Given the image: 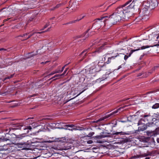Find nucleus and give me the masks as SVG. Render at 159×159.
I'll return each instance as SVG.
<instances>
[{"label": "nucleus", "instance_id": "1", "mask_svg": "<svg viewBox=\"0 0 159 159\" xmlns=\"http://www.w3.org/2000/svg\"><path fill=\"white\" fill-rule=\"evenodd\" d=\"M123 10L121 8H117L115 11V12L112 14L108 16H104L101 18H98L95 20V22L97 20L100 21L102 23L103 22L106 24L107 21L108 20L112 24L114 25L122 19H123V13L122 12Z\"/></svg>", "mask_w": 159, "mask_h": 159}, {"label": "nucleus", "instance_id": "2", "mask_svg": "<svg viewBox=\"0 0 159 159\" xmlns=\"http://www.w3.org/2000/svg\"><path fill=\"white\" fill-rule=\"evenodd\" d=\"M138 0H129L125 3L122 5L121 8L123 12V19L127 20L129 17L132 16L134 13V11L136 8V10H139L137 7Z\"/></svg>", "mask_w": 159, "mask_h": 159}, {"label": "nucleus", "instance_id": "3", "mask_svg": "<svg viewBox=\"0 0 159 159\" xmlns=\"http://www.w3.org/2000/svg\"><path fill=\"white\" fill-rule=\"evenodd\" d=\"M94 64L95 65L91 67L89 70V73L93 76H95L96 73L101 70V68L104 66L105 63H103V61H98V62H94Z\"/></svg>", "mask_w": 159, "mask_h": 159}, {"label": "nucleus", "instance_id": "4", "mask_svg": "<svg viewBox=\"0 0 159 159\" xmlns=\"http://www.w3.org/2000/svg\"><path fill=\"white\" fill-rule=\"evenodd\" d=\"M114 51L112 50L109 51H108L107 52L106 54L105 55H113L111 56L110 57H109L108 58L107 60L106 61V62L103 63H105V65L106 63L107 64H109L111 63V62L112 60H114L116 59V58H118V59H120L121 58H123L124 54L120 53H116V54H114Z\"/></svg>", "mask_w": 159, "mask_h": 159}, {"label": "nucleus", "instance_id": "5", "mask_svg": "<svg viewBox=\"0 0 159 159\" xmlns=\"http://www.w3.org/2000/svg\"><path fill=\"white\" fill-rule=\"evenodd\" d=\"M143 119L145 122H147L146 124L148 127L153 126L155 125L153 122L156 120L155 118H153L150 115H144L143 116Z\"/></svg>", "mask_w": 159, "mask_h": 159}, {"label": "nucleus", "instance_id": "6", "mask_svg": "<svg viewBox=\"0 0 159 159\" xmlns=\"http://www.w3.org/2000/svg\"><path fill=\"white\" fill-rule=\"evenodd\" d=\"M24 124L23 123L18 124H12V126L9 129H3L4 132H7L9 131L8 133L11 130H14L16 129H21L22 127L23 126Z\"/></svg>", "mask_w": 159, "mask_h": 159}, {"label": "nucleus", "instance_id": "7", "mask_svg": "<svg viewBox=\"0 0 159 159\" xmlns=\"http://www.w3.org/2000/svg\"><path fill=\"white\" fill-rule=\"evenodd\" d=\"M144 6L149 9H153L155 8L158 5V2L156 0H152L150 2H148L147 3L145 2L144 3Z\"/></svg>", "mask_w": 159, "mask_h": 159}, {"label": "nucleus", "instance_id": "8", "mask_svg": "<svg viewBox=\"0 0 159 159\" xmlns=\"http://www.w3.org/2000/svg\"><path fill=\"white\" fill-rule=\"evenodd\" d=\"M120 110V109L119 108L116 111L112 112L110 114L106 115L100 118L98 120H97L96 121H94V122L98 123L99 122L104 120H105L106 119H107L110 118H111L112 117L115 116V114L117 113L118 111Z\"/></svg>", "mask_w": 159, "mask_h": 159}, {"label": "nucleus", "instance_id": "9", "mask_svg": "<svg viewBox=\"0 0 159 159\" xmlns=\"http://www.w3.org/2000/svg\"><path fill=\"white\" fill-rule=\"evenodd\" d=\"M0 134L1 137L0 140H1L3 141H6L7 140L11 141L12 140V137L9 133L2 132V133H0Z\"/></svg>", "mask_w": 159, "mask_h": 159}, {"label": "nucleus", "instance_id": "10", "mask_svg": "<svg viewBox=\"0 0 159 159\" xmlns=\"http://www.w3.org/2000/svg\"><path fill=\"white\" fill-rule=\"evenodd\" d=\"M138 125L139 126L138 127V130L142 131L146 129L148 126L147 124L145 125V122L143 118L139 120Z\"/></svg>", "mask_w": 159, "mask_h": 159}, {"label": "nucleus", "instance_id": "11", "mask_svg": "<svg viewBox=\"0 0 159 159\" xmlns=\"http://www.w3.org/2000/svg\"><path fill=\"white\" fill-rule=\"evenodd\" d=\"M148 9H149V8L145 7L140 10L139 14L142 16L143 19L146 16H148Z\"/></svg>", "mask_w": 159, "mask_h": 159}, {"label": "nucleus", "instance_id": "12", "mask_svg": "<svg viewBox=\"0 0 159 159\" xmlns=\"http://www.w3.org/2000/svg\"><path fill=\"white\" fill-rule=\"evenodd\" d=\"M17 145L19 148H21V150H27L29 149L30 145L29 143H17Z\"/></svg>", "mask_w": 159, "mask_h": 159}, {"label": "nucleus", "instance_id": "13", "mask_svg": "<svg viewBox=\"0 0 159 159\" xmlns=\"http://www.w3.org/2000/svg\"><path fill=\"white\" fill-rule=\"evenodd\" d=\"M107 44V43H104V44L102 45L99 47L97 48L95 51L93 52V53H99L102 51L103 50L106 49L107 47L105 45Z\"/></svg>", "mask_w": 159, "mask_h": 159}, {"label": "nucleus", "instance_id": "14", "mask_svg": "<svg viewBox=\"0 0 159 159\" xmlns=\"http://www.w3.org/2000/svg\"><path fill=\"white\" fill-rule=\"evenodd\" d=\"M140 50V48L137 49H134V50H132L130 51V52L128 54V55H125L124 57V60L126 61V60L128 57H130L131 54L133 53V52L137 51L138 50Z\"/></svg>", "mask_w": 159, "mask_h": 159}, {"label": "nucleus", "instance_id": "15", "mask_svg": "<svg viewBox=\"0 0 159 159\" xmlns=\"http://www.w3.org/2000/svg\"><path fill=\"white\" fill-rule=\"evenodd\" d=\"M51 28V27H50V28H48V29L47 30L45 31L39 32H34L32 34H31L28 35V36L27 37L26 39H25V40H26V39H27L30 38V37L31 36H32L33 35H34V34L35 33L41 34L45 32H47V31H48L50 30V29Z\"/></svg>", "mask_w": 159, "mask_h": 159}, {"label": "nucleus", "instance_id": "16", "mask_svg": "<svg viewBox=\"0 0 159 159\" xmlns=\"http://www.w3.org/2000/svg\"><path fill=\"white\" fill-rule=\"evenodd\" d=\"M103 134H101L99 135L96 136L95 137V138L97 139H101L102 138L107 137L108 136V135L106 134V133H104L102 132Z\"/></svg>", "mask_w": 159, "mask_h": 159}, {"label": "nucleus", "instance_id": "17", "mask_svg": "<svg viewBox=\"0 0 159 159\" xmlns=\"http://www.w3.org/2000/svg\"><path fill=\"white\" fill-rule=\"evenodd\" d=\"M52 139H53L55 140L56 139H57V141L62 143H64L66 142V139L65 138H59L58 139H56L54 137H52Z\"/></svg>", "mask_w": 159, "mask_h": 159}, {"label": "nucleus", "instance_id": "18", "mask_svg": "<svg viewBox=\"0 0 159 159\" xmlns=\"http://www.w3.org/2000/svg\"><path fill=\"white\" fill-rule=\"evenodd\" d=\"M84 16H83L81 17V18H80V19H77L76 20L70 21L69 22L67 23H66L65 24L66 25H67V24H72L73 23H74L76 22L77 21H79L80 20H81V19H82V18H84Z\"/></svg>", "mask_w": 159, "mask_h": 159}, {"label": "nucleus", "instance_id": "19", "mask_svg": "<svg viewBox=\"0 0 159 159\" xmlns=\"http://www.w3.org/2000/svg\"><path fill=\"white\" fill-rule=\"evenodd\" d=\"M152 152L147 151L146 153L142 154L141 156L143 157H146L148 156H151Z\"/></svg>", "mask_w": 159, "mask_h": 159}, {"label": "nucleus", "instance_id": "20", "mask_svg": "<svg viewBox=\"0 0 159 159\" xmlns=\"http://www.w3.org/2000/svg\"><path fill=\"white\" fill-rule=\"evenodd\" d=\"M16 138L17 139H18V140H20V139H22L23 138L25 137V134H23L20 135H15Z\"/></svg>", "mask_w": 159, "mask_h": 159}, {"label": "nucleus", "instance_id": "21", "mask_svg": "<svg viewBox=\"0 0 159 159\" xmlns=\"http://www.w3.org/2000/svg\"><path fill=\"white\" fill-rule=\"evenodd\" d=\"M110 6H109L107 7L106 8L105 6L102 5L101 6L100 9L101 10L100 11L103 12L107 10Z\"/></svg>", "mask_w": 159, "mask_h": 159}, {"label": "nucleus", "instance_id": "22", "mask_svg": "<svg viewBox=\"0 0 159 159\" xmlns=\"http://www.w3.org/2000/svg\"><path fill=\"white\" fill-rule=\"evenodd\" d=\"M78 87V89H83V90L81 92H80L78 94V95L81 94L85 90L87 89V88H86V87H84V88H83V86L82 85H79Z\"/></svg>", "mask_w": 159, "mask_h": 159}, {"label": "nucleus", "instance_id": "23", "mask_svg": "<svg viewBox=\"0 0 159 159\" xmlns=\"http://www.w3.org/2000/svg\"><path fill=\"white\" fill-rule=\"evenodd\" d=\"M37 54V53H33L32 52L31 53H28V54L27 55V56H26V58H30L33 56H34L35 55H36Z\"/></svg>", "mask_w": 159, "mask_h": 159}, {"label": "nucleus", "instance_id": "24", "mask_svg": "<svg viewBox=\"0 0 159 159\" xmlns=\"http://www.w3.org/2000/svg\"><path fill=\"white\" fill-rule=\"evenodd\" d=\"M127 134V133L122 132H116L115 133H113V134L114 135H118V134H120V135H125V134Z\"/></svg>", "mask_w": 159, "mask_h": 159}, {"label": "nucleus", "instance_id": "25", "mask_svg": "<svg viewBox=\"0 0 159 159\" xmlns=\"http://www.w3.org/2000/svg\"><path fill=\"white\" fill-rule=\"evenodd\" d=\"M91 47V46H90V47L88 48V49H85L83 51L81 52V54H82L83 53H84V52H86L84 55V56H85L86 55V54L87 52L88 51V50H92Z\"/></svg>", "mask_w": 159, "mask_h": 159}, {"label": "nucleus", "instance_id": "26", "mask_svg": "<svg viewBox=\"0 0 159 159\" xmlns=\"http://www.w3.org/2000/svg\"><path fill=\"white\" fill-rule=\"evenodd\" d=\"M159 107V103H156L153 105L152 107V108L153 109H156Z\"/></svg>", "mask_w": 159, "mask_h": 159}, {"label": "nucleus", "instance_id": "27", "mask_svg": "<svg viewBox=\"0 0 159 159\" xmlns=\"http://www.w3.org/2000/svg\"><path fill=\"white\" fill-rule=\"evenodd\" d=\"M14 75V74H13L11 75L10 76H7L4 78L3 80L4 81L7 79H10V78H12L13 77Z\"/></svg>", "mask_w": 159, "mask_h": 159}, {"label": "nucleus", "instance_id": "28", "mask_svg": "<svg viewBox=\"0 0 159 159\" xmlns=\"http://www.w3.org/2000/svg\"><path fill=\"white\" fill-rule=\"evenodd\" d=\"M89 29H88L87 30V31L85 33V34L84 35V38H83V40H84L86 38H88L89 36V34L88 33V32L89 31Z\"/></svg>", "mask_w": 159, "mask_h": 159}, {"label": "nucleus", "instance_id": "29", "mask_svg": "<svg viewBox=\"0 0 159 159\" xmlns=\"http://www.w3.org/2000/svg\"><path fill=\"white\" fill-rule=\"evenodd\" d=\"M120 139V143H123L127 142V139L123 138H121Z\"/></svg>", "mask_w": 159, "mask_h": 159}, {"label": "nucleus", "instance_id": "30", "mask_svg": "<svg viewBox=\"0 0 159 159\" xmlns=\"http://www.w3.org/2000/svg\"><path fill=\"white\" fill-rule=\"evenodd\" d=\"M140 156L136 155L134 156L130 157L129 159H136L140 157Z\"/></svg>", "mask_w": 159, "mask_h": 159}, {"label": "nucleus", "instance_id": "31", "mask_svg": "<svg viewBox=\"0 0 159 159\" xmlns=\"http://www.w3.org/2000/svg\"><path fill=\"white\" fill-rule=\"evenodd\" d=\"M159 91V88H158V89H157L156 90H155L154 91H151L147 93V94H149V93H154V92H157V91Z\"/></svg>", "mask_w": 159, "mask_h": 159}, {"label": "nucleus", "instance_id": "32", "mask_svg": "<svg viewBox=\"0 0 159 159\" xmlns=\"http://www.w3.org/2000/svg\"><path fill=\"white\" fill-rule=\"evenodd\" d=\"M23 129H29V130H30L32 129L31 127L30 126H27L25 127H23Z\"/></svg>", "mask_w": 159, "mask_h": 159}, {"label": "nucleus", "instance_id": "33", "mask_svg": "<svg viewBox=\"0 0 159 159\" xmlns=\"http://www.w3.org/2000/svg\"><path fill=\"white\" fill-rule=\"evenodd\" d=\"M59 73V71H56L55 72H52L50 74H49L48 76H49H49H51V75H52L53 74H54L55 73Z\"/></svg>", "mask_w": 159, "mask_h": 159}, {"label": "nucleus", "instance_id": "34", "mask_svg": "<svg viewBox=\"0 0 159 159\" xmlns=\"http://www.w3.org/2000/svg\"><path fill=\"white\" fill-rule=\"evenodd\" d=\"M69 64V63H68V64L65 65L62 68L61 70L58 71H59V73H61L62 72L63 70H64V68H65V67L66 66L68 65Z\"/></svg>", "mask_w": 159, "mask_h": 159}, {"label": "nucleus", "instance_id": "35", "mask_svg": "<svg viewBox=\"0 0 159 159\" xmlns=\"http://www.w3.org/2000/svg\"><path fill=\"white\" fill-rule=\"evenodd\" d=\"M50 25V23L49 22L47 23L46 25L44 26L43 27V28L41 30H43L44 29L46 28L48 26H49V25Z\"/></svg>", "mask_w": 159, "mask_h": 159}, {"label": "nucleus", "instance_id": "36", "mask_svg": "<svg viewBox=\"0 0 159 159\" xmlns=\"http://www.w3.org/2000/svg\"><path fill=\"white\" fill-rule=\"evenodd\" d=\"M149 47V46H143L141 47V49H143L146 48H148Z\"/></svg>", "mask_w": 159, "mask_h": 159}, {"label": "nucleus", "instance_id": "37", "mask_svg": "<svg viewBox=\"0 0 159 159\" xmlns=\"http://www.w3.org/2000/svg\"><path fill=\"white\" fill-rule=\"evenodd\" d=\"M65 126H66L68 127H70L71 128H72L73 127L75 126L74 125H65Z\"/></svg>", "mask_w": 159, "mask_h": 159}, {"label": "nucleus", "instance_id": "38", "mask_svg": "<svg viewBox=\"0 0 159 159\" xmlns=\"http://www.w3.org/2000/svg\"><path fill=\"white\" fill-rule=\"evenodd\" d=\"M2 50L7 51V52L10 51L9 49H6L3 48H0V51H2Z\"/></svg>", "mask_w": 159, "mask_h": 159}, {"label": "nucleus", "instance_id": "39", "mask_svg": "<svg viewBox=\"0 0 159 159\" xmlns=\"http://www.w3.org/2000/svg\"><path fill=\"white\" fill-rule=\"evenodd\" d=\"M87 142V143L89 144H92L93 143V141L92 140H87L85 142Z\"/></svg>", "mask_w": 159, "mask_h": 159}, {"label": "nucleus", "instance_id": "40", "mask_svg": "<svg viewBox=\"0 0 159 159\" xmlns=\"http://www.w3.org/2000/svg\"><path fill=\"white\" fill-rule=\"evenodd\" d=\"M155 131L156 134H158L159 133V128H156Z\"/></svg>", "mask_w": 159, "mask_h": 159}, {"label": "nucleus", "instance_id": "41", "mask_svg": "<svg viewBox=\"0 0 159 159\" xmlns=\"http://www.w3.org/2000/svg\"><path fill=\"white\" fill-rule=\"evenodd\" d=\"M61 5V4H57V5H56V6H55V7H54V8L53 9H52V10H54V9H55V8H58Z\"/></svg>", "mask_w": 159, "mask_h": 159}, {"label": "nucleus", "instance_id": "42", "mask_svg": "<svg viewBox=\"0 0 159 159\" xmlns=\"http://www.w3.org/2000/svg\"><path fill=\"white\" fill-rule=\"evenodd\" d=\"M154 115L155 117L159 118V113L157 112V113H155Z\"/></svg>", "mask_w": 159, "mask_h": 159}, {"label": "nucleus", "instance_id": "43", "mask_svg": "<svg viewBox=\"0 0 159 159\" xmlns=\"http://www.w3.org/2000/svg\"><path fill=\"white\" fill-rule=\"evenodd\" d=\"M94 134V132H91L88 135V137H91V136H93Z\"/></svg>", "mask_w": 159, "mask_h": 159}, {"label": "nucleus", "instance_id": "44", "mask_svg": "<svg viewBox=\"0 0 159 159\" xmlns=\"http://www.w3.org/2000/svg\"><path fill=\"white\" fill-rule=\"evenodd\" d=\"M159 67V65L155 66L152 69V70H154L156 69Z\"/></svg>", "mask_w": 159, "mask_h": 159}, {"label": "nucleus", "instance_id": "45", "mask_svg": "<svg viewBox=\"0 0 159 159\" xmlns=\"http://www.w3.org/2000/svg\"><path fill=\"white\" fill-rule=\"evenodd\" d=\"M66 129H68L69 130H71V131H73V130H76V129L75 128H71V129H70V128H68V129H67V128H66Z\"/></svg>", "mask_w": 159, "mask_h": 159}, {"label": "nucleus", "instance_id": "46", "mask_svg": "<svg viewBox=\"0 0 159 159\" xmlns=\"http://www.w3.org/2000/svg\"><path fill=\"white\" fill-rule=\"evenodd\" d=\"M37 94H34L32 95H30L29 97V98H30L33 97H34L37 95Z\"/></svg>", "mask_w": 159, "mask_h": 159}, {"label": "nucleus", "instance_id": "47", "mask_svg": "<svg viewBox=\"0 0 159 159\" xmlns=\"http://www.w3.org/2000/svg\"><path fill=\"white\" fill-rule=\"evenodd\" d=\"M55 77H56L55 75L54 76H53V77H52L49 80H50L52 79H53L52 81L54 80H56V79H53L55 78Z\"/></svg>", "mask_w": 159, "mask_h": 159}, {"label": "nucleus", "instance_id": "48", "mask_svg": "<svg viewBox=\"0 0 159 159\" xmlns=\"http://www.w3.org/2000/svg\"><path fill=\"white\" fill-rule=\"evenodd\" d=\"M154 46H156L157 48H159V41H158V43L157 44L154 45Z\"/></svg>", "mask_w": 159, "mask_h": 159}, {"label": "nucleus", "instance_id": "49", "mask_svg": "<svg viewBox=\"0 0 159 159\" xmlns=\"http://www.w3.org/2000/svg\"><path fill=\"white\" fill-rule=\"evenodd\" d=\"M55 141H56L55 140H52V141L48 140V141H47V142L48 143H52V142H55Z\"/></svg>", "mask_w": 159, "mask_h": 159}, {"label": "nucleus", "instance_id": "50", "mask_svg": "<svg viewBox=\"0 0 159 159\" xmlns=\"http://www.w3.org/2000/svg\"><path fill=\"white\" fill-rule=\"evenodd\" d=\"M33 19V18H30V19L28 21V22H27L28 23L30 22V21H32V20Z\"/></svg>", "mask_w": 159, "mask_h": 159}, {"label": "nucleus", "instance_id": "51", "mask_svg": "<svg viewBox=\"0 0 159 159\" xmlns=\"http://www.w3.org/2000/svg\"><path fill=\"white\" fill-rule=\"evenodd\" d=\"M66 70H65L64 71L63 73V74H61V75L63 76L66 73Z\"/></svg>", "mask_w": 159, "mask_h": 159}, {"label": "nucleus", "instance_id": "52", "mask_svg": "<svg viewBox=\"0 0 159 159\" xmlns=\"http://www.w3.org/2000/svg\"><path fill=\"white\" fill-rule=\"evenodd\" d=\"M55 76L56 77H58L60 76H62V75H60L59 74H57L55 75Z\"/></svg>", "mask_w": 159, "mask_h": 159}, {"label": "nucleus", "instance_id": "53", "mask_svg": "<svg viewBox=\"0 0 159 159\" xmlns=\"http://www.w3.org/2000/svg\"><path fill=\"white\" fill-rule=\"evenodd\" d=\"M143 73H140L138 74V76H141L143 74Z\"/></svg>", "mask_w": 159, "mask_h": 159}, {"label": "nucleus", "instance_id": "54", "mask_svg": "<svg viewBox=\"0 0 159 159\" xmlns=\"http://www.w3.org/2000/svg\"><path fill=\"white\" fill-rule=\"evenodd\" d=\"M29 34V33H26L25 34H24L23 35H22V37H23V36H25V35H28V34Z\"/></svg>", "mask_w": 159, "mask_h": 159}, {"label": "nucleus", "instance_id": "55", "mask_svg": "<svg viewBox=\"0 0 159 159\" xmlns=\"http://www.w3.org/2000/svg\"><path fill=\"white\" fill-rule=\"evenodd\" d=\"M123 65V64H122L121 65L119 66L118 67V69H120V68H121L122 67V66Z\"/></svg>", "mask_w": 159, "mask_h": 159}, {"label": "nucleus", "instance_id": "56", "mask_svg": "<svg viewBox=\"0 0 159 159\" xmlns=\"http://www.w3.org/2000/svg\"><path fill=\"white\" fill-rule=\"evenodd\" d=\"M157 39H159V33L157 34Z\"/></svg>", "mask_w": 159, "mask_h": 159}, {"label": "nucleus", "instance_id": "57", "mask_svg": "<svg viewBox=\"0 0 159 159\" xmlns=\"http://www.w3.org/2000/svg\"><path fill=\"white\" fill-rule=\"evenodd\" d=\"M9 18H8L7 19H6V20H4L3 21V22H5L7 20H9Z\"/></svg>", "mask_w": 159, "mask_h": 159}, {"label": "nucleus", "instance_id": "58", "mask_svg": "<svg viewBox=\"0 0 159 159\" xmlns=\"http://www.w3.org/2000/svg\"><path fill=\"white\" fill-rule=\"evenodd\" d=\"M97 143H102V142L101 141L99 140V141H98L97 142Z\"/></svg>", "mask_w": 159, "mask_h": 159}, {"label": "nucleus", "instance_id": "59", "mask_svg": "<svg viewBox=\"0 0 159 159\" xmlns=\"http://www.w3.org/2000/svg\"><path fill=\"white\" fill-rule=\"evenodd\" d=\"M157 143H159V138L157 139Z\"/></svg>", "mask_w": 159, "mask_h": 159}, {"label": "nucleus", "instance_id": "60", "mask_svg": "<svg viewBox=\"0 0 159 159\" xmlns=\"http://www.w3.org/2000/svg\"><path fill=\"white\" fill-rule=\"evenodd\" d=\"M143 55H142L140 57V59H142V57H143Z\"/></svg>", "mask_w": 159, "mask_h": 159}, {"label": "nucleus", "instance_id": "61", "mask_svg": "<svg viewBox=\"0 0 159 159\" xmlns=\"http://www.w3.org/2000/svg\"><path fill=\"white\" fill-rule=\"evenodd\" d=\"M150 158L149 157H147L145 159H150Z\"/></svg>", "mask_w": 159, "mask_h": 159}, {"label": "nucleus", "instance_id": "62", "mask_svg": "<svg viewBox=\"0 0 159 159\" xmlns=\"http://www.w3.org/2000/svg\"><path fill=\"white\" fill-rule=\"evenodd\" d=\"M3 25V24L1 25L0 26V27L2 26Z\"/></svg>", "mask_w": 159, "mask_h": 159}, {"label": "nucleus", "instance_id": "63", "mask_svg": "<svg viewBox=\"0 0 159 159\" xmlns=\"http://www.w3.org/2000/svg\"><path fill=\"white\" fill-rule=\"evenodd\" d=\"M68 69V68H66V69L65 70H66V71H67V70Z\"/></svg>", "mask_w": 159, "mask_h": 159}, {"label": "nucleus", "instance_id": "64", "mask_svg": "<svg viewBox=\"0 0 159 159\" xmlns=\"http://www.w3.org/2000/svg\"><path fill=\"white\" fill-rule=\"evenodd\" d=\"M54 18V17H53V18H51V19H53Z\"/></svg>", "mask_w": 159, "mask_h": 159}]
</instances>
